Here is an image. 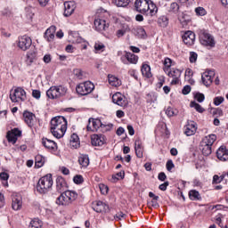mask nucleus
<instances>
[{"instance_id": "nucleus-1", "label": "nucleus", "mask_w": 228, "mask_h": 228, "mask_svg": "<svg viewBox=\"0 0 228 228\" xmlns=\"http://www.w3.org/2000/svg\"><path fill=\"white\" fill-rule=\"evenodd\" d=\"M51 133L55 138H63L67 132V119L63 116H58L51 120Z\"/></svg>"}, {"instance_id": "nucleus-2", "label": "nucleus", "mask_w": 228, "mask_h": 228, "mask_svg": "<svg viewBox=\"0 0 228 228\" xmlns=\"http://www.w3.org/2000/svg\"><path fill=\"white\" fill-rule=\"evenodd\" d=\"M77 199V192L74 191H65L56 200L58 206H70Z\"/></svg>"}, {"instance_id": "nucleus-3", "label": "nucleus", "mask_w": 228, "mask_h": 228, "mask_svg": "<svg viewBox=\"0 0 228 228\" xmlns=\"http://www.w3.org/2000/svg\"><path fill=\"white\" fill-rule=\"evenodd\" d=\"M68 89L63 86H53L46 91L48 99H61L67 95Z\"/></svg>"}, {"instance_id": "nucleus-4", "label": "nucleus", "mask_w": 228, "mask_h": 228, "mask_svg": "<svg viewBox=\"0 0 228 228\" xmlns=\"http://www.w3.org/2000/svg\"><path fill=\"white\" fill-rule=\"evenodd\" d=\"M51 188H53L52 175H46L39 179L37 185L38 193H47Z\"/></svg>"}, {"instance_id": "nucleus-5", "label": "nucleus", "mask_w": 228, "mask_h": 228, "mask_svg": "<svg viewBox=\"0 0 228 228\" xmlns=\"http://www.w3.org/2000/svg\"><path fill=\"white\" fill-rule=\"evenodd\" d=\"M94 89L95 86L91 81L80 83L76 87L77 94H78L79 95H88L89 94H92V92H94Z\"/></svg>"}, {"instance_id": "nucleus-6", "label": "nucleus", "mask_w": 228, "mask_h": 228, "mask_svg": "<svg viewBox=\"0 0 228 228\" xmlns=\"http://www.w3.org/2000/svg\"><path fill=\"white\" fill-rule=\"evenodd\" d=\"M10 99L12 102H24L27 99L26 91L22 87H17L11 91Z\"/></svg>"}, {"instance_id": "nucleus-7", "label": "nucleus", "mask_w": 228, "mask_h": 228, "mask_svg": "<svg viewBox=\"0 0 228 228\" xmlns=\"http://www.w3.org/2000/svg\"><path fill=\"white\" fill-rule=\"evenodd\" d=\"M101 127H106V125L102 124L101 119L94 118H89L88 125L86 126L87 131L94 133V131L101 129Z\"/></svg>"}, {"instance_id": "nucleus-8", "label": "nucleus", "mask_w": 228, "mask_h": 228, "mask_svg": "<svg viewBox=\"0 0 228 228\" xmlns=\"http://www.w3.org/2000/svg\"><path fill=\"white\" fill-rule=\"evenodd\" d=\"M22 136V131L19 130V128H12V130L7 132L6 138L9 143H12L15 145L17 143V140Z\"/></svg>"}, {"instance_id": "nucleus-9", "label": "nucleus", "mask_w": 228, "mask_h": 228, "mask_svg": "<svg viewBox=\"0 0 228 228\" xmlns=\"http://www.w3.org/2000/svg\"><path fill=\"white\" fill-rule=\"evenodd\" d=\"M200 42L202 45H209L210 47L215 45V39L213 38V36L206 31H201L200 33Z\"/></svg>"}, {"instance_id": "nucleus-10", "label": "nucleus", "mask_w": 228, "mask_h": 228, "mask_svg": "<svg viewBox=\"0 0 228 228\" xmlns=\"http://www.w3.org/2000/svg\"><path fill=\"white\" fill-rule=\"evenodd\" d=\"M138 55L127 51H125V57H121V61L124 65H128L129 63L136 65V63H138Z\"/></svg>"}, {"instance_id": "nucleus-11", "label": "nucleus", "mask_w": 228, "mask_h": 228, "mask_svg": "<svg viewBox=\"0 0 228 228\" xmlns=\"http://www.w3.org/2000/svg\"><path fill=\"white\" fill-rule=\"evenodd\" d=\"M134 8L139 13L149 15V0H136L134 2Z\"/></svg>"}, {"instance_id": "nucleus-12", "label": "nucleus", "mask_w": 228, "mask_h": 228, "mask_svg": "<svg viewBox=\"0 0 228 228\" xmlns=\"http://www.w3.org/2000/svg\"><path fill=\"white\" fill-rule=\"evenodd\" d=\"M32 44H33V41L31 40V37L28 36H22L19 37L17 45L19 49H20L21 51H28V49L31 47Z\"/></svg>"}, {"instance_id": "nucleus-13", "label": "nucleus", "mask_w": 228, "mask_h": 228, "mask_svg": "<svg viewBox=\"0 0 228 228\" xmlns=\"http://www.w3.org/2000/svg\"><path fill=\"white\" fill-rule=\"evenodd\" d=\"M183 74V70L175 68H172L167 72L168 77H172L171 85H179V81H181V75Z\"/></svg>"}, {"instance_id": "nucleus-14", "label": "nucleus", "mask_w": 228, "mask_h": 228, "mask_svg": "<svg viewBox=\"0 0 228 228\" xmlns=\"http://www.w3.org/2000/svg\"><path fill=\"white\" fill-rule=\"evenodd\" d=\"M112 102L118 106H121V108H126L127 104H129L126 96L120 93H116L112 95Z\"/></svg>"}, {"instance_id": "nucleus-15", "label": "nucleus", "mask_w": 228, "mask_h": 228, "mask_svg": "<svg viewBox=\"0 0 228 228\" xmlns=\"http://www.w3.org/2000/svg\"><path fill=\"white\" fill-rule=\"evenodd\" d=\"M92 208L96 213H108L110 211V206L102 201L93 202Z\"/></svg>"}, {"instance_id": "nucleus-16", "label": "nucleus", "mask_w": 228, "mask_h": 228, "mask_svg": "<svg viewBox=\"0 0 228 228\" xmlns=\"http://www.w3.org/2000/svg\"><path fill=\"white\" fill-rule=\"evenodd\" d=\"M183 43L188 47H191V45H193L195 44V33L191 30H188L184 32V34L182 37Z\"/></svg>"}, {"instance_id": "nucleus-17", "label": "nucleus", "mask_w": 228, "mask_h": 228, "mask_svg": "<svg viewBox=\"0 0 228 228\" xmlns=\"http://www.w3.org/2000/svg\"><path fill=\"white\" fill-rule=\"evenodd\" d=\"M215 77V71H205L201 75V81L205 86H211L213 84V77Z\"/></svg>"}, {"instance_id": "nucleus-18", "label": "nucleus", "mask_w": 228, "mask_h": 228, "mask_svg": "<svg viewBox=\"0 0 228 228\" xmlns=\"http://www.w3.org/2000/svg\"><path fill=\"white\" fill-rule=\"evenodd\" d=\"M197 133V123L193 121H188L184 126V134L186 136H193Z\"/></svg>"}, {"instance_id": "nucleus-19", "label": "nucleus", "mask_w": 228, "mask_h": 228, "mask_svg": "<svg viewBox=\"0 0 228 228\" xmlns=\"http://www.w3.org/2000/svg\"><path fill=\"white\" fill-rule=\"evenodd\" d=\"M94 28L96 31L102 32L106 31L110 28V24L106 22V20L96 18L94 20Z\"/></svg>"}, {"instance_id": "nucleus-20", "label": "nucleus", "mask_w": 228, "mask_h": 228, "mask_svg": "<svg viewBox=\"0 0 228 228\" xmlns=\"http://www.w3.org/2000/svg\"><path fill=\"white\" fill-rule=\"evenodd\" d=\"M42 145L45 146V149H47L52 152H56V151H58V144L54 141L47 139L45 137L42 139Z\"/></svg>"}, {"instance_id": "nucleus-21", "label": "nucleus", "mask_w": 228, "mask_h": 228, "mask_svg": "<svg viewBox=\"0 0 228 228\" xmlns=\"http://www.w3.org/2000/svg\"><path fill=\"white\" fill-rule=\"evenodd\" d=\"M35 118L36 116L33 112H29L28 110L23 112V120L28 127H33V126H35Z\"/></svg>"}, {"instance_id": "nucleus-22", "label": "nucleus", "mask_w": 228, "mask_h": 228, "mask_svg": "<svg viewBox=\"0 0 228 228\" xmlns=\"http://www.w3.org/2000/svg\"><path fill=\"white\" fill-rule=\"evenodd\" d=\"M76 10V2H65L64 3V17H70Z\"/></svg>"}, {"instance_id": "nucleus-23", "label": "nucleus", "mask_w": 228, "mask_h": 228, "mask_svg": "<svg viewBox=\"0 0 228 228\" xmlns=\"http://www.w3.org/2000/svg\"><path fill=\"white\" fill-rule=\"evenodd\" d=\"M12 208L14 211L22 209V196L16 194L12 197Z\"/></svg>"}, {"instance_id": "nucleus-24", "label": "nucleus", "mask_w": 228, "mask_h": 228, "mask_svg": "<svg viewBox=\"0 0 228 228\" xmlns=\"http://www.w3.org/2000/svg\"><path fill=\"white\" fill-rule=\"evenodd\" d=\"M56 190L59 193H63L65 190H67V182L61 176H58L56 178Z\"/></svg>"}, {"instance_id": "nucleus-25", "label": "nucleus", "mask_w": 228, "mask_h": 228, "mask_svg": "<svg viewBox=\"0 0 228 228\" xmlns=\"http://www.w3.org/2000/svg\"><path fill=\"white\" fill-rule=\"evenodd\" d=\"M91 143L94 147H102V145H104V136L99 134H93L91 136Z\"/></svg>"}, {"instance_id": "nucleus-26", "label": "nucleus", "mask_w": 228, "mask_h": 228, "mask_svg": "<svg viewBox=\"0 0 228 228\" xmlns=\"http://www.w3.org/2000/svg\"><path fill=\"white\" fill-rule=\"evenodd\" d=\"M216 157L220 161H228V150L225 146H221L216 151Z\"/></svg>"}, {"instance_id": "nucleus-27", "label": "nucleus", "mask_w": 228, "mask_h": 228, "mask_svg": "<svg viewBox=\"0 0 228 228\" xmlns=\"http://www.w3.org/2000/svg\"><path fill=\"white\" fill-rule=\"evenodd\" d=\"M55 33L56 27L52 26L45 30L44 37L47 42H53L54 40Z\"/></svg>"}, {"instance_id": "nucleus-28", "label": "nucleus", "mask_w": 228, "mask_h": 228, "mask_svg": "<svg viewBox=\"0 0 228 228\" xmlns=\"http://www.w3.org/2000/svg\"><path fill=\"white\" fill-rule=\"evenodd\" d=\"M77 161L81 168H86L90 165V158L86 154H81Z\"/></svg>"}, {"instance_id": "nucleus-29", "label": "nucleus", "mask_w": 228, "mask_h": 228, "mask_svg": "<svg viewBox=\"0 0 228 228\" xmlns=\"http://www.w3.org/2000/svg\"><path fill=\"white\" fill-rule=\"evenodd\" d=\"M178 20L182 24L183 28H186V26H188L191 22V18L190 17V15L184 12H182V14L178 16Z\"/></svg>"}, {"instance_id": "nucleus-30", "label": "nucleus", "mask_w": 228, "mask_h": 228, "mask_svg": "<svg viewBox=\"0 0 228 228\" xmlns=\"http://www.w3.org/2000/svg\"><path fill=\"white\" fill-rule=\"evenodd\" d=\"M216 142V134H211L207 136H205L201 142L205 143L207 145H209L210 147H213V144Z\"/></svg>"}, {"instance_id": "nucleus-31", "label": "nucleus", "mask_w": 228, "mask_h": 228, "mask_svg": "<svg viewBox=\"0 0 228 228\" xmlns=\"http://www.w3.org/2000/svg\"><path fill=\"white\" fill-rule=\"evenodd\" d=\"M200 150L201 151L203 156H210L213 152V147L200 142Z\"/></svg>"}, {"instance_id": "nucleus-32", "label": "nucleus", "mask_w": 228, "mask_h": 228, "mask_svg": "<svg viewBox=\"0 0 228 228\" xmlns=\"http://www.w3.org/2000/svg\"><path fill=\"white\" fill-rule=\"evenodd\" d=\"M168 22V17L166 15L159 16L157 20V24L159 28H167Z\"/></svg>"}, {"instance_id": "nucleus-33", "label": "nucleus", "mask_w": 228, "mask_h": 228, "mask_svg": "<svg viewBox=\"0 0 228 228\" xmlns=\"http://www.w3.org/2000/svg\"><path fill=\"white\" fill-rule=\"evenodd\" d=\"M149 197L150 199H151V201L150 203L151 206L155 208H159V203H158V200H159V196H157L156 194H154V192L150 191Z\"/></svg>"}, {"instance_id": "nucleus-34", "label": "nucleus", "mask_w": 228, "mask_h": 228, "mask_svg": "<svg viewBox=\"0 0 228 228\" xmlns=\"http://www.w3.org/2000/svg\"><path fill=\"white\" fill-rule=\"evenodd\" d=\"M189 199L190 200H202V196H200V192L197 190L189 191Z\"/></svg>"}, {"instance_id": "nucleus-35", "label": "nucleus", "mask_w": 228, "mask_h": 228, "mask_svg": "<svg viewBox=\"0 0 228 228\" xmlns=\"http://www.w3.org/2000/svg\"><path fill=\"white\" fill-rule=\"evenodd\" d=\"M108 79H109V84L111 86H120V85H122V81L118 79V77L113 75H109Z\"/></svg>"}, {"instance_id": "nucleus-36", "label": "nucleus", "mask_w": 228, "mask_h": 228, "mask_svg": "<svg viewBox=\"0 0 228 228\" xmlns=\"http://www.w3.org/2000/svg\"><path fill=\"white\" fill-rule=\"evenodd\" d=\"M79 145V136L77 134H72L70 136V146L73 147V149H77Z\"/></svg>"}, {"instance_id": "nucleus-37", "label": "nucleus", "mask_w": 228, "mask_h": 228, "mask_svg": "<svg viewBox=\"0 0 228 228\" xmlns=\"http://www.w3.org/2000/svg\"><path fill=\"white\" fill-rule=\"evenodd\" d=\"M141 72L144 77H152V73L151 72V66H149V64H142Z\"/></svg>"}, {"instance_id": "nucleus-38", "label": "nucleus", "mask_w": 228, "mask_h": 228, "mask_svg": "<svg viewBox=\"0 0 228 228\" xmlns=\"http://www.w3.org/2000/svg\"><path fill=\"white\" fill-rule=\"evenodd\" d=\"M35 161L36 167H37V168H42V167H44V164L45 163V158H44V156L42 155H37L35 158Z\"/></svg>"}, {"instance_id": "nucleus-39", "label": "nucleus", "mask_w": 228, "mask_h": 228, "mask_svg": "<svg viewBox=\"0 0 228 228\" xmlns=\"http://www.w3.org/2000/svg\"><path fill=\"white\" fill-rule=\"evenodd\" d=\"M73 74L77 79H86V72L83 71L81 69H75Z\"/></svg>"}, {"instance_id": "nucleus-40", "label": "nucleus", "mask_w": 228, "mask_h": 228, "mask_svg": "<svg viewBox=\"0 0 228 228\" xmlns=\"http://www.w3.org/2000/svg\"><path fill=\"white\" fill-rule=\"evenodd\" d=\"M114 3L116 6L119 8H126V6H129L131 0H114Z\"/></svg>"}, {"instance_id": "nucleus-41", "label": "nucleus", "mask_w": 228, "mask_h": 228, "mask_svg": "<svg viewBox=\"0 0 228 228\" xmlns=\"http://www.w3.org/2000/svg\"><path fill=\"white\" fill-rule=\"evenodd\" d=\"M28 228H42V221L40 219L31 220Z\"/></svg>"}, {"instance_id": "nucleus-42", "label": "nucleus", "mask_w": 228, "mask_h": 228, "mask_svg": "<svg viewBox=\"0 0 228 228\" xmlns=\"http://www.w3.org/2000/svg\"><path fill=\"white\" fill-rule=\"evenodd\" d=\"M149 12L151 17H153L155 13H158V6H156L151 0H149Z\"/></svg>"}, {"instance_id": "nucleus-43", "label": "nucleus", "mask_w": 228, "mask_h": 228, "mask_svg": "<svg viewBox=\"0 0 228 228\" xmlns=\"http://www.w3.org/2000/svg\"><path fill=\"white\" fill-rule=\"evenodd\" d=\"M191 108H194L198 113H204V111H206V110H204L200 104L197 103V102H191Z\"/></svg>"}, {"instance_id": "nucleus-44", "label": "nucleus", "mask_w": 228, "mask_h": 228, "mask_svg": "<svg viewBox=\"0 0 228 228\" xmlns=\"http://www.w3.org/2000/svg\"><path fill=\"white\" fill-rule=\"evenodd\" d=\"M177 113H179L177 109H174L172 107H168L166 110V115H167L168 117H175V116H177Z\"/></svg>"}, {"instance_id": "nucleus-45", "label": "nucleus", "mask_w": 228, "mask_h": 228, "mask_svg": "<svg viewBox=\"0 0 228 228\" xmlns=\"http://www.w3.org/2000/svg\"><path fill=\"white\" fill-rule=\"evenodd\" d=\"M169 12L171 13H175V14L179 13V4L175 2L172 3L169 7Z\"/></svg>"}, {"instance_id": "nucleus-46", "label": "nucleus", "mask_w": 228, "mask_h": 228, "mask_svg": "<svg viewBox=\"0 0 228 228\" xmlns=\"http://www.w3.org/2000/svg\"><path fill=\"white\" fill-rule=\"evenodd\" d=\"M136 35L139 38H145V37H147V32L141 27L136 28Z\"/></svg>"}, {"instance_id": "nucleus-47", "label": "nucleus", "mask_w": 228, "mask_h": 228, "mask_svg": "<svg viewBox=\"0 0 228 228\" xmlns=\"http://www.w3.org/2000/svg\"><path fill=\"white\" fill-rule=\"evenodd\" d=\"M94 49L95 51H99L100 53H104V50L106 49V45L104 44L98 42L94 44Z\"/></svg>"}, {"instance_id": "nucleus-48", "label": "nucleus", "mask_w": 228, "mask_h": 228, "mask_svg": "<svg viewBox=\"0 0 228 228\" xmlns=\"http://www.w3.org/2000/svg\"><path fill=\"white\" fill-rule=\"evenodd\" d=\"M196 15H199L200 17H204L208 13L206 9L204 7H197L195 9Z\"/></svg>"}, {"instance_id": "nucleus-49", "label": "nucleus", "mask_w": 228, "mask_h": 228, "mask_svg": "<svg viewBox=\"0 0 228 228\" xmlns=\"http://www.w3.org/2000/svg\"><path fill=\"white\" fill-rule=\"evenodd\" d=\"M35 56H37V53H27V63H28V65H31L33 63V60H35Z\"/></svg>"}, {"instance_id": "nucleus-50", "label": "nucleus", "mask_w": 228, "mask_h": 228, "mask_svg": "<svg viewBox=\"0 0 228 228\" xmlns=\"http://www.w3.org/2000/svg\"><path fill=\"white\" fill-rule=\"evenodd\" d=\"M194 98L196 99V101H197L198 102H204V99H206V96H204V94L197 93V94L194 95Z\"/></svg>"}, {"instance_id": "nucleus-51", "label": "nucleus", "mask_w": 228, "mask_h": 228, "mask_svg": "<svg viewBox=\"0 0 228 228\" xmlns=\"http://www.w3.org/2000/svg\"><path fill=\"white\" fill-rule=\"evenodd\" d=\"M83 181H84L83 175H77L73 178V182L75 183V184H81L83 183Z\"/></svg>"}, {"instance_id": "nucleus-52", "label": "nucleus", "mask_w": 228, "mask_h": 228, "mask_svg": "<svg viewBox=\"0 0 228 228\" xmlns=\"http://www.w3.org/2000/svg\"><path fill=\"white\" fill-rule=\"evenodd\" d=\"M165 70L168 71V69L172 67V61L170 58H166L164 61Z\"/></svg>"}, {"instance_id": "nucleus-53", "label": "nucleus", "mask_w": 228, "mask_h": 228, "mask_svg": "<svg viewBox=\"0 0 228 228\" xmlns=\"http://www.w3.org/2000/svg\"><path fill=\"white\" fill-rule=\"evenodd\" d=\"M198 57H199V55L197 54V53L191 52L190 53V62L191 63H195V61H197Z\"/></svg>"}, {"instance_id": "nucleus-54", "label": "nucleus", "mask_w": 228, "mask_h": 228, "mask_svg": "<svg viewBox=\"0 0 228 228\" xmlns=\"http://www.w3.org/2000/svg\"><path fill=\"white\" fill-rule=\"evenodd\" d=\"M222 102H224V97H222V96H217L214 99V104L216 106H220V104H222Z\"/></svg>"}, {"instance_id": "nucleus-55", "label": "nucleus", "mask_w": 228, "mask_h": 228, "mask_svg": "<svg viewBox=\"0 0 228 228\" xmlns=\"http://www.w3.org/2000/svg\"><path fill=\"white\" fill-rule=\"evenodd\" d=\"M213 115H215L216 117H222L224 116V111L222 110V109L217 108L213 110Z\"/></svg>"}, {"instance_id": "nucleus-56", "label": "nucleus", "mask_w": 228, "mask_h": 228, "mask_svg": "<svg viewBox=\"0 0 228 228\" xmlns=\"http://www.w3.org/2000/svg\"><path fill=\"white\" fill-rule=\"evenodd\" d=\"M193 76V71L191 70V69H187L185 70V79H191V77Z\"/></svg>"}, {"instance_id": "nucleus-57", "label": "nucleus", "mask_w": 228, "mask_h": 228, "mask_svg": "<svg viewBox=\"0 0 228 228\" xmlns=\"http://www.w3.org/2000/svg\"><path fill=\"white\" fill-rule=\"evenodd\" d=\"M191 92V86H185L183 90H182V94L183 95H188V94H190Z\"/></svg>"}, {"instance_id": "nucleus-58", "label": "nucleus", "mask_w": 228, "mask_h": 228, "mask_svg": "<svg viewBox=\"0 0 228 228\" xmlns=\"http://www.w3.org/2000/svg\"><path fill=\"white\" fill-rule=\"evenodd\" d=\"M124 172H119L116 175L112 176V179H114V181H118L119 179H124Z\"/></svg>"}, {"instance_id": "nucleus-59", "label": "nucleus", "mask_w": 228, "mask_h": 228, "mask_svg": "<svg viewBox=\"0 0 228 228\" xmlns=\"http://www.w3.org/2000/svg\"><path fill=\"white\" fill-rule=\"evenodd\" d=\"M169 184H170L169 182H165L164 183L159 186V189L161 190V191H167V188H168Z\"/></svg>"}, {"instance_id": "nucleus-60", "label": "nucleus", "mask_w": 228, "mask_h": 228, "mask_svg": "<svg viewBox=\"0 0 228 228\" xmlns=\"http://www.w3.org/2000/svg\"><path fill=\"white\" fill-rule=\"evenodd\" d=\"M0 179L2 181H7L8 179H10V175H8V173L2 172L0 173Z\"/></svg>"}, {"instance_id": "nucleus-61", "label": "nucleus", "mask_w": 228, "mask_h": 228, "mask_svg": "<svg viewBox=\"0 0 228 228\" xmlns=\"http://www.w3.org/2000/svg\"><path fill=\"white\" fill-rule=\"evenodd\" d=\"M32 96H33L35 99H40V97H41L40 90H33V91H32Z\"/></svg>"}, {"instance_id": "nucleus-62", "label": "nucleus", "mask_w": 228, "mask_h": 228, "mask_svg": "<svg viewBox=\"0 0 228 228\" xmlns=\"http://www.w3.org/2000/svg\"><path fill=\"white\" fill-rule=\"evenodd\" d=\"M134 151L137 158H143V148L136 149Z\"/></svg>"}, {"instance_id": "nucleus-63", "label": "nucleus", "mask_w": 228, "mask_h": 228, "mask_svg": "<svg viewBox=\"0 0 228 228\" xmlns=\"http://www.w3.org/2000/svg\"><path fill=\"white\" fill-rule=\"evenodd\" d=\"M100 190H101V192L103 194V195H106V193H108V186L104 185V184H101L100 185Z\"/></svg>"}, {"instance_id": "nucleus-64", "label": "nucleus", "mask_w": 228, "mask_h": 228, "mask_svg": "<svg viewBox=\"0 0 228 228\" xmlns=\"http://www.w3.org/2000/svg\"><path fill=\"white\" fill-rule=\"evenodd\" d=\"M167 167V170H168V172H170V170H172V168H174V162L172 160H168L166 164Z\"/></svg>"}]
</instances>
